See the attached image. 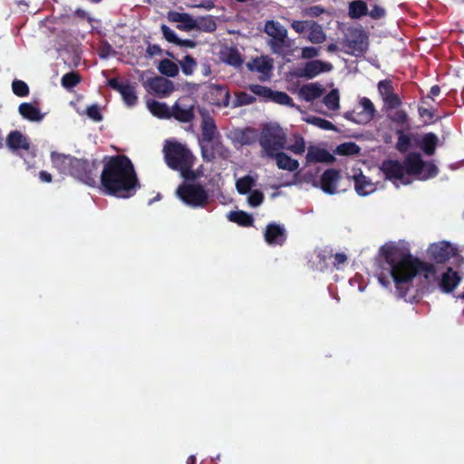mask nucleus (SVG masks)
I'll return each instance as SVG.
<instances>
[{
    "label": "nucleus",
    "mask_w": 464,
    "mask_h": 464,
    "mask_svg": "<svg viewBox=\"0 0 464 464\" xmlns=\"http://www.w3.org/2000/svg\"><path fill=\"white\" fill-rule=\"evenodd\" d=\"M381 252L383 263L378 274V281L382 285L388 287L392 279L400 297H406L412 280L418 274H422L428 284L437 282L439 279L433 264L420 260L407 250L396 246H384Z\"/></svg>",
    "instance_id": "obj_1"
},
{
    "label": "nucleus",
    "mask_w": 464,
    "mask_h": 464,
    "mask_svg": "<svg viewBox=\"0 0 464 464\" xmlns=\"http://www.w3.org/2000/svg\"><path fill=\"white\" fill-rule=\"evenodd\" d=\"M100 176V188L107 195L128 198L139 187L138 177L131 160L126 155L105 156Z\"/></svg>",
    "instance_id": "obj_2"
},
{
    "label": "nucleus",
    "mask_w": 464,
    "mask_h": 464,
    "mask_svg": "<svg viewBox=\"0 0 464 464\" xmlns=\"http://www.w3.org/2000/svg\"><path fill=\"white\" fill-rule=\"evenodd\" d=\"M163 151L167 165L179 171L184 179L193 181L198 178L192 169L196 157L186 145L178 141H168Z\"/></svg>",
    "instance_id": "obj_3"
},
{
    "label": "nucleus",
    "mask_w": 464,
    "mask_h": 464,
    "mask_svg": "<svg viewBox=\"0 0 464 464\" xmlns=\"http://www.w3.org/2000/svg\"><path fill=\"white\" fill-rule=\"evenodd\" d=\"M258 141L263 152L271 157L285 148L286 135L279 125L266 123L262 128Z\"/></svg>",
    "instance_id": "obj_4"
},
{
    "label": "nucleus",
    "mask_w": 464,
    "mask_h": 464,
    "mask_svg": "<svg viewBox=\"0 0 464 464\" xmlns=\"http://www.w3.org/2000/svg\"><path fill=\"white\" fill-rule=\"evenodd\" d=\"M98 169L97 160L90 161L74 157L70 176L89 187L95 188L98 185Z\"/></svg>",
    "instance_id": "obj_5"
},
{
    "label": "nucleus",
    "mask_w": 464,
    "mask_h": 464,
    "mask_svg": "<svg viewBox=\"0 0 464 464\" xmlns=\"http://www.w3.org/2000/svg\"><path fill=\"white\" fill-rule=\"evenodd\" d=\"M264 31L270 36L268 45L274 53L281 54L285 49L291 48L292 41L288 38L287 29L279 22L274 20L266 21Z\"/></svg>",
    "instance_id": "obj_6"
},
{
    "label": "nucleus",
    "mask_w": 464,
    "mask_h": 464,
    "mask_svg": "<svg viewBox=\"0 0 464 464\" xmlns=\"http://www.w3.org/2000/svg\"><path fill=\"white\" fill-rule=\"evenodd\" d=\"M176 193L180 200L192 208H203L208 203V192L200 184H181Z\"/></svg>",
    "instance_id": "obj_7"
},
{
    "label": "nucleus",
    "mask_w": 464,
    "mask_h": 464,
    "mask_svg": "<svg viewBox=\"0 0 464 464\" xmlns=\"http://www.w3.org/2000/svg\"><path fill=\"white\" fill-rule=\"evenodd\" d=\"M341 44L345 53L359 57L368 49V35L362 28H350Z\"/></svg>",
    "instance_id": "obj_8"
},
{
    "label": "nucleus",
    "mask_w": 464,
    "mask_h": 464,
    "mask_svg": "<svg viewBox=\"0 0 464 464\" xmlns=\"http://www.w3.org/2000/svg\"><path fill=\"white\" fill-rule=\"evenodd\" d=\"M376 110L372 101L367 97L360 99L359 106L344 113V118L358 124H366L375 116Z\"/></svg>",
    "instance_id": "obj_9"
},
{
    "label": "nucleus",
    "mask_w": 464,
    "mask_h": 464,
    "mask_svg": "<svg viewBox=\"0 0 464 464\" xmlns=\"http://www.w3.org/2000/svg\"><path fill=\"white\" fill-rule=\"evenodd\" d=\"M200 150L202 159L206 162L213 161L217 156L222 159H227L229 154V150L221 141V136L214 138L211 141L200 143Z\"/></svg>",
    "instance_id": "obj_10"
},
{
    "label": "nucleus",
    "mask_w": 464,
    "mask_h": 464,
    "mask_svg": "<svg viewBox=\"0 0 464 464\" xmlns=\"http://www.w3.org/2000/svg\"><path fill=\"white\" fill-rule=\"evenodd\" d=\"M428 254L430 259L437 264H444L457 255V248L449 242L441 241L430 245Z\"/></svg>",
    "instance_id": "obj_11"
},
{
    "label": "nucleus",
    "mask_w": 464,
    "mask_h": 464,
    "mask_svg": "<svg viewBox=\"0 0 464 464\" xmlns=\"http://www.w3.org/2000/svg\"><path fill=\"white\" fill-rule=\"evenodd\" d=\"M108 85L121 93L125 104L129 107L134 106L138 102L135 87L129 82H121L118 78L108 80Z\"/></svg>",
    "instance_id": "obj_12"
},
{
    "label": "nucleus",
    "mask_w": 464,
    "mask_h": 464,
    "mask_svg": "<svg viewBox=\"0 0 464 464\" xmlns=\"http://www.w3.org/2000/svg\"><path fill=\"white\" fill-rule=\"evenodd\" d=\"M246 68L250 72H257L260 73L259 80L266 82L271 79L274 68V61L268 56H260L253 59L246 63Z\"/></svg>",
    "instance_id": "obj_13"
},
{
    "label": "nucleus",
    "mask_w": 464,
    "mask_h": 464,
    "mask_svg": "<svg viewBox=\"0 0 464 464\" xmlns=\"http://www.w3.org/2000/svg\"><path fill=\"white\" fill-rule=\"evenodd\" d=\"M264 237L270 246H283L287 237L284 226L273 222L266 226Z\"/></svg>",
    "instance_id": "obj_14"
},
{
    "label": "nucleus",
    "mask_w": 464,
    "mask_h": 464,
    "mask_svg": "<svg viewBox=\"0 0 464 464\" xmlns=\"http://www.w3.org/2000/svg\"><path fill=\"white\" fill-rule=\"evenodd\" d=\"M209 102L218 107H227L230 101L228 89L224 85L212 84L208 90Z\"/></svg>",
    "instance_id": "obj_15"
},
{
    "label": "nucleus",
    "mask_w": 464,
    "mask_h": 464,
    "mask_svg": "<svg viewBox=\"0 0 464 464\" xmlns=\"http://www.w3.org/2000/svg\"><path fill=\"white\" fill-rule=\"evenodd\" d=\"M341 172L335 169H328L321 176V188L324 192L333 195L336 192V186L341 179Z\"/></svg>",
    "instance_id": "obj_16"
},
{
    "label": "nucleus",
    "mask_w": 464,
    "mask_h": 464,
    "mask_svg": "<svg viewBox=\"0 0 464 464\" xmlns=\"http://www.w3.org/2000/svg\"><path fill=\"white\" fill-rule=\"evenodd\" d=\"M333 65L329 63L313 60L305 63L299 75L306 79H313L321 72L331 71Z\"/></svg>",
    "instance_id": "obj_17"
},
{
    "label": "nucleus",
    "mask_w": 464,
    "mask_h": 464,
    "mask_svg": "<svg viewBox=\"0 0 464 464\" xmlns=\"http://www.w3.org/2000/svg\"><path fill=\"white\" fill-rule=\"evenodd\" d=\"M306 161L308 163H334L335 157L332 155L327 150L319 148L314 145L308 147L306 154Z\"/></svg>",
    "instance_id": "obj_18"
},
{
    "label": "nucleus",
    "mask_w": 464,
    "mask_h": 464,
    "mask_svg": "<svg viewBox=\"0 0 464 464\" xmlns=\"http://www.w3.org/2000/svg\"><path fill=\"white\" fill-rule=\"evenodd\" d=\"M50 158L53 167L56 169L60 174L70 176L72 160L74 159L73 156L52 151Z\"/></svg>",
    "instance_id": "obj_19"
},
{
    "label": "nucleus",
    "mask_w": 464,
    "mask_h": 464,
    "mask_svg": "<svg viewBox=\"0 0 464 464\" xmlns=\"http://www.w3.org/2000/svg\"><path fill=\"white\" fill-rule=\"evenodd\" d=\"M404 173L409 175H421L425 161L419 152H410L403 160Z\"/></svg>",
    "instance_id": "obj_20"
},
{
    "label": "nucleus",
    "mask_w": 464,
    "mask_h": 464,
    "mask_svg": "<svg viewBox=\"0 0 464 464\" xmlns=\"http://www.w3.org/2000/svg\"><path fill=\"white\" fill-rule=\"evenodd\" d=\"M170 118L183 123L191 122L195 118L194 105L186 106L179 101L176 102L171 107Z\"/></svg>",
    "instance_id": "obj_21"
},
{
    "label": "nucleus",
    "mask_w": 464,
    "mask_h": 464,
    "mask_svg": "<svg viewBox=\"0 0 464 464\" xmlns=\"http://www.w3.org/2000/svg\"><path fill=\"white\" fill-rule=\"evenodd\" d=\"M381 170L387 179H401L404 176V167L397 160H386L381 165Z\"/></svg>",
    "instance_id": "obj_22"
},
{
    "label": "nucleus",
    "mask_w": 464,
    "mask_h": 464,
    "mask_svg": "<svg viewBox=\"0 0 464 464\" xmlns=\"http://www.w3.org/2000/svg\"><path fill=\"white\" fill-rule=\"evenodd\" d=\"M461 276L452 267H448L441 275L440 287L444 293H451L460 283Z\"/></svg>",
    "instance_id": "obj_23"
},
{
    "label": "nucleus",
    "mask_w": 464,
    "mask_h": 464,
    "mask_svg": "<svg viewBox=\"0 0 464 464\" xmlns=\"http://www.w3.org/2000/svg\"><path fill=\"white\" fill-rule=\"evenodd\" d=\"M150 89L160 96H168L174 90L171 81L161 77L156 76L149 81Z\"/></svg>",
    "instance_id": "obj_24"
},
{
    "label": "nucleus",
    "mask_w": 464,
    "mask_h": 464,
    "mask_svg": "<svg viewBox=\"0 0 464 464\" xmlns=\"http://www.w3.org/2000/svg\"><path fill=\"white\" fill-rule=\"evenodd\" d=\"M6 145L13 151L20 149L24 150H28L30 149V142L28 139L19 130H13L7 135Z\"/></svg>",
    "instance_id": "obj_25"
},
{
    "label": "nucleus",
    "mask_w": 464,
    "mask_h": 464,
    "mask_svg": "<svg viewBox=\"0 0 464 464\" xmlns=\"http://www.w3.org/2000/svg\"><path fill=\"white\" fill-rule=\"evenodd\" d=\"M201 130L202 133L200 143H205V141H211L214 140V138L220 136L218 131L215 121L210 116L203 117Z\"/></svg>",
    "instance_id": "obj_26"
},
{
    "label": "nucleus",
    "mask_w": 464,
    "mask_h": 464,
    "mask_svg": "<svg viewBox=\"0 0 464 464\" xmlns=\"http://www.w3.org/2000/svg\"><path fill=\"white\" fill-rule=\"evenodd\" d=\"M270 158L276 160V166L280 169L295 171L299 168L298 160L292 159L286 153L280 150L272 155Z\"/></svg>",
    "instance_id": "obj_27"
},
{
    "label": "nucleus",
    "mask_w": 464,
    "mask_h": 464,
    "mask_svg": "<svg viewBox=\"0 0 464 464\" xmlns=\"http://www.w3.org/2000/svg\"><path fill=\"white\" fill-rule=\"evenodd\" d=\"M220 58L224 63L234 67H240L244 62L240 53L235 47L226 48L221 51Z\"/></svg>",
    "instance_id": "obj_28"
},
{
    "label": "nucleus",
    "mask_w": 464,
    "mask_h": 464,
    "mask_svg": "<svg viewBox=\"0 0 464 464\" xmlns=\"http://www.w3.org/2000/svg\"><path fill=\"white\" fill-rule=\"evenodd\" d=\"M19 113L26 120L39 121L44 118L38 107L29 102H23L18 108Z\"/></svg>",
    "instance_id": "obj_29"
},
{
    "label": "nucleus",
    "mask_w": 464,
    "mask_h": 464,
    "mask_svg": "<svg viewBox=\"0 0 464 464\" xmlns=\"http://www.w3.org/2000/svg\"><path fill=\"white\" fill-rule=\"evenodd\" d=\"M439 144V138L433 132H428L423 134V138L420 140V150L428 156L435 154L436 148Z\"/></svg>",
    "instance_id": "obj_30"
},
{
    "label": "nucleus",
    "mask_w": 464,
    "mask_h": 464,
    "mask_svg": "<svg viewBox=\"0 0 464 464\" xmlns=\"http://www.w3.org/2000/svg\"><path fill=\"white\" fill-rule=\"evenodd\" d=\"M147 104L152 115L160 119H170L171 108L166 103L151 100Z\"/></svg>",
    "instance_id": "obj_31"
},
{
    "label": "nucleus",
    "mask_w": 464,
    "mask_h": 464,
    "mask_svg": "<svg viewBox=\"0 0 464 464\" xmlns=\"http://www.w3.org/2000/svg\"><path fill=\"white\" fill-rule=\"evenodd\" d=\"M324 93V89L317 83H309L300 89V94L306 102H313Z\"/></svg>",
    "instance_id": "obj_32"
},
{
    "label": "nucleus",
    "mask_w": 464,
    "mask_h": 464,
    "mask_svg": "<svg viewBox=\"0 0 464 464\" xmlns=\"http://www.w3.org/2000/svg\"><path fill=\"white\" fill-rule=\"evenodd\" d=\"M355 190L360 196H366L373 191V184L363 174L354 176Z\"/></svg>",
    "instance_id": "obj_33"
},
{
    "label": "nucleus",
    "mask_w": 464,
    "mask_h": 464,
    "mask_svg": "<svg viewBox=\"0 0 464 464\" xmlns=\"http://www.w3.org/2000/svg\"><path fill=\"white\" fill-rule=\"evenodd\" d=\"M227 218L231 222L237 223L241 227H251L254 223L252 215L243 210L230 211Z\"/></svg>",
    "instance_id": "obj_34"
},
{
    "label": "nucleus",
    "mask_w": 464,
    "mask_h": 464,
    "mask_svg": "<svg viewBox=\"0 0 464 464\" xmlns=\"http://www.w3.org/2000/svg\"><path fill=\"white\" fill-rule=\"evenodd\" d=\"M326 34L321 24L314 21H311L309 26L308 41L312 44H322L325 41Z\"/></svg>",
    "instance_id": "obj_35"
},
{
    "label": "nucleus",
    "mask_w": 464,
    "mask_h": 464,
    "mask_svg": "<svg viewBox=\"0 0 464 464\" xmlns=\"http://www.w3.org/2000/svg\"><path fill=\"white\" fill-rule=\"evenodd\" d=\"M349 16L352 19H359L368 14V7L365 2L362 0L353 1L349 4Z\"/></svg>",
    "instance_id": "obj_36"
},
{
    "label": "nucleus",
    "mask_w": 464,
    "mask_h": 464,
    "mask_svg": "<svg viewBox=\"0 0 464 464\" xmlns=\"http://www.w3.org/2000/svg\"><path fill=\"white\" fill-rule=\"evenodd\" d=\"M396 134L398 140L395 149L401 153H406L411 147V133H404L402 130H397Z\"/></svg>",
    "instance_id": "obj_37"
},
{
    "label": "nucleus",
    "mask_w": 464,
    "mask_h": 464,
    "mask_svg": "<svg viewBox=\"0 0 464 464\" xmlns=\"http://www.w3.org/2000/svg\"><path fill=\"white\" fill-rule=\"evenodd\" d=\"M361 148L355 142L348 141L339 144L334 153L341 156H353L360 153Z\"/></svg>",
    "instance_id": "obj_38"
},
{
    "label": "nucleus",
    "mask_w": 464,
    "mask_h": 464,
    "mask_svg": "<svg viewBox=\"0 0 464 464\" xmlns=\"http://www.w3.org/2000/svg\"><path fill=\"white\" fill-rule=\"evenodd\" d=\"M158 69L161 74L168 77H175L179 74L178 65L169 59L160 61Z\"/></svg>",
    "instance_id": "obj_39"
},
{
    "label": "nucleus",
    "mask_w": 464,
    "mask_h": 464,
    "mask_svg": "<svg viewBox=\"0 0 464 464\" xmlns=\"http://www.w3.org/2000/svg\"><path fill=\"white\" fill-rule=\"evenodd\" d=\"M196 24H198L196 30H200L207 33H213L217 29V23L211 15L199 17L197 19Z\"/></svg>",
    "instance_id": "obj_40"
},
{
    "label": "nucleus",
    "mask_w": 464,
    "mask_h": 464,
    "mask_svg": "<svg viewBox=\"0 0 464 464\" xmlns=\"http://www.w3.org/2000/svg\"><path fill=\"white\" fill-rule=\"evenodd\" d=\"M253 186H255V179L249 175L238 179L236 182L237 190L241 195L250 192Z\"/></svg>",
    "instance_id": "obj_41"
},
{
    "label": "nucleus",
    "mask_w": 464,
    "mask_h": 464,
    "mask_svg": "<svg viewBox=\"0 0 464 464\" xmlns=\"http://www.w3.org/2000/svg\"><path fill=\"white\" fill-rule=\"evenodd\" d=\"M81 80V75L77 72H70L62 77L61 83L63 88L70 90L79 84Z\"/></svg>",
    "instance_id": "obj_42"
},
{
    "label": "nucleus",
    "mask_w": 464,
    "mask_h": 464,
    "mask_svg": "<svg viewBox=\"0 0 464 464\" xmlns=\"http://www.w3.org/2000/svg\"><path fill=\"white\" fill-rule=\"evenodd\" d=\"M247 90L255 95L262 98L265 102L270 101L273 91L271 88L260 84H249Z\"/></svg>",
    "instance_id": "obj_43"
},
{
    "label": "nucleus",
    "mask_w": 464,
    "mask_h": 464,
    "mask_svg": "<svg viewBox=\"0 0 464 464\" xmlns=\"http://www.w3.org/2000/svg\"><path fill=\"white\" fill-rule=\"evenodd\" d=\"M257 131L254 128H246L239 135V140L244 145H251L257 140Z\"/></svg>",
    "instance_id": "obj_44"
},
{
    "label": "nucleus",
    "mask_w": 464,
    "mask_h": 464,
    "mask_svg": "<svg viewBox=\"0 0 464 464\" xmlns=\"http://www.w3.org/2000/svg\"><path fill=\"white\" fill-rule=\"evenodd\" d=\"M270 101L277 104L294 107L293 99L284 92L272 91Z\"/></svg>",
    "instance_id": "obj_45"
},
{
    "label": "nucleus",
    "mask_w": 464,
    "mask_h": 464,
    "mask_svg": "<svg viewBox=\"0 0 464 464\" xmlns=\"http://www.w3.org/2000/svg\"><path fill=\"white\" fill-rule=\"evenodd\" d=\"M197 64V61L189 54H187L184 56L182 61H179L180 68L185 75H191L194 72Z\"/></svg>",
    "instance_id": "obj_46"
},
{
    "label": "nucleus",
    "mask_w": 464,
    "mask_h": 464,
    "mask_svg": "<svg viewBox=\"0 0 464 464\" xmlns=\"http://www.w3.org/2000/svg\"><path fill=\"white\" fill-rule=\"evenodd\" d=\"M339 92L336 89L332 90L324 97V103L330 110H335L339 107Z\"/></svg>",
    "instance_id": "obj_47"
},
{
    "label": "nucleus",
    "mask_w": 464,
    "mask_h": 464,
    "mask_svg": "<svg viewBox=\"0 0 464 464\" xmlns=\"http://www.w3.org/2000/svg\"><path fill=\"white\" fill-rule=\"evenodd\" d=\"M306 121L325 130H335V126L330 121L320 117H310L306 119Z\"/></svg>",
    "instance_id": "obj_48"
},
{
    "label": "nucleus",
    "mask_w": 464,
    "mask_h": 464,
    "mask_svg": "<svg viewBox=\"0 0 464 464\" xmlns=\"http://www.w3.org/2000/svg\"><path fill=\"white\" fill-rule=\"evenodd\" d=\"M377 87L382 100L394 92L393 82L388 79L380 81Z\"/></svg>",
    "instance_id": "obj_49"
},
{
    "label": "nucleus",
    "mask_w": 464,
    "mask_h": 464,
    "mask_svg": "<svg viewBox=\"0 0 464 464\" xmlns=\"http://www.w3.org/2000/svg\"><path fill=\"white\" fill-rule=\"evenodd\" d=\"M13 92L18 97H25L29 94L27 83L21 80H14L12 82Z\"/></svg>",
    "instance_id": "obj_50"
},
{
    "label": "nucleus",
    "mask_w": 464,
    "mask_h": 464,
    "mask_svg": "<svg viewBox=\"0 0 464 464\" xmlns=\"http://www.w3.org/2000/svg\"><path fill=\"white\" fill-rule=\"evenodd\" d=\"M382 101L387 110L397 109L402 103L401 98L395 92L385 97Z\"/></svg>",
    "instance_id": "obj_51"
},
{
    "label": "nucleus",
    "mask_w": 464,
    "mask_h": 464,
    "mask_svg": "<svg viewBox=\"0 0 464 464\" xmlns=\"http://www.w3.org/2000/svg\"><path fill=\"white\" fill-rule=\"evenodd\" d=\"M293 153L296 155H301L305 150V141L304 137L295 136V143L287 148Z\"/></svg>",
    "instance_id": "obj_52"
},
{
    "label": "nucleus",
    "mask_w": 464,
    "mask_h": 464,
    "mask_svg": "<svg viewBox=\"0 0 464 464\" xmlns=\"http://www.w3.org/2000/svg\"><path fill=\"white\" fill-rule=\"evenodd\" d=\"M182 24H179L178 28L185 31H191L198 26L197 19H194L189 14H186L181 21Z\"/></svg>",
    "instance_id": "obj_53"
},
{
    "label": "nucleus",
    "mask_w": 464,
    "mask_h": 464,
    "mask_svg": "<svg viewBox=\"0 0 464 464\" xmlns=\"http://www.w3.org/2000/svg\"><path fill=\"white\" fill-rule=\"evenodd\" d=\"M439 173V169L437 166L430 161L425 162V166L422 171V179H427L430 178H433L437 176Z\"/></svg>",
    "instance_id": "obj_54"
},
{
    "label": "nucleus",
    "mask_w": 464,
    "mask_h": 464,
    "mask_svg": "<svg viewBox=\"0 0 464 464\" xmlns=\"http://www.w3.org/2000/svg\"><path fill=\"white\" fill-rule=\"evenodd\" d=\"M264 201V194L260 190H253L248 196V203L250 206L256 208L260 206Z\"/></svg>",
    "instance_id": "obj_55"
},
{
    "label": "nucleus",
    "mask_w": 464,
    "mask_h": 464,
    "mask_svg": "<svg viewBox=\"0 0 464 464\" xmlns=\"http://www.w3.org/2000/svg\"><path fill=\"white\" fill-rule=\"evenodd\" d=\"M391 120L392 122L399 124V125H405L408 124L409 121V116L407 112L403 110L396 111L392 116Z\"/></svg>",
    "instance_id": "obj_56"
},
{
    "label": "nucleus",
    "mask_w": 464,
    "mask_h": 464,
    "mask_svg": "<svg viewBox=\"0 0 464 464\" xmlns=\"http://www.w3.org/2000/svg\"><path fill=\"white\" fill-rule=\"evenodd\" d=\"M86 114L90 119L93 120L94 121L99 122L102 121V114L97 104L88 106L86 109Z\"/></svg>",
    "instance_id": "obj_57"
},
{
    "label": "nucleus",
    "mask_w": 464,
    "mask_h": 464,
    "mask_svg": "<svg viewBox=\"0 0 464 464\" xmlns=\"http://www.w3.org/2000/svg\"><path fill=\"white\" fill-rule=\"evenodd\" d=\"M161 32H162V34L164 36V38L169 42V43H171V44H176L177 41H179V37L177 36V34L174 33V31L172 29H170L168 25L166 24H162L161 27Z\"/></svg>",
    "instance_id": "obj_58"
},
{
    "label": "nucleus",
    "mask_w": 464,
    "mask_h": 464,
    "mask_svg": "<svg viewBox=\"0 0 464 464\" xmlns=\"http://www.w3.org/2000/svg\"><path fill=\"white\" fill-rule=\"evenodd\" d=\"M237 105L252 104L256 102V98L246 92H239L237 95Z\"/></svg>",
    "instance_id": "obj_59"
},
{
    "label": "nucleus",
    "mask_w": 464,
    "mask_h": 464,
    "mask_svg": "<svg viewBox=\"0 0 464 464\" xmlns=\"http://www.w3.org/2000/svg\"><path fill=\"white\" fill-rule=\"evenodd\" d=\"M385 9L375 4L372 8L368 11L367 14L372 19H381L385 16Z\"/></svg>",
    "instance_id": "obj_60"
},
{
    "label": "nucleus",
    "mask_w": 464,
    "mask_h": 464,
    "mask_svg": "<svg viewBox=\"0 0 464 464\" xmlns=\"http://www.w3.org/2000/svg\"><path fill=\"white\" fill-rule=\"evenodd\" d=\"M311 21H294L291 27L298 34H302L309 29Z\"/></svg>",
    "instance_id": "obj_61"
},
{
    "label": "nucleus",
    "mask_w": 464,
    "mask_h": 464,
    "mask_svg": "<svg viewBox=\"0 0 464 464\" xmlns=\"http://www.w3.org/2000/svg\"><path fill=\"white\" fill-rule=\"evenodd\" d=\"M319 53V49L314 46H306L302 49V57L304 59H313Z\"/></svg>",
    "instance_id": "obj_62"
},
{
    "label": "nucleus",
    "mask_w": 464,
    "mask_h": 464,
    "mask_svg": "<svg viewBox=\"0 0 464 464\" xmlns=\"http://www.w3.org/2000/svg\"><path fill=\"white\" fill-rule=\"evenodd\" d=\"M146 53L148 56L153 57L156 55H160L162 53V49L158 44H151L149 43Z\"/></svg>",
    "instance_id": "obj_63"
},
{
    "label": "nucleus",
    "mask_w": 464,
    "mask_h": 464,
    "mask_svg": "<svg viewBox=\"0 0 464 464\" xmlns=\"http://www.w3.org/2000/svg\"><path fill=\"white\" fill-rule=\"evenodd\" d=\"M187 13H179L176 11H170L168 13V19L173 23H181V21L183 20V17Z\"/></svg>",
    "instance_id": "obj_64"
}]
</instances>
